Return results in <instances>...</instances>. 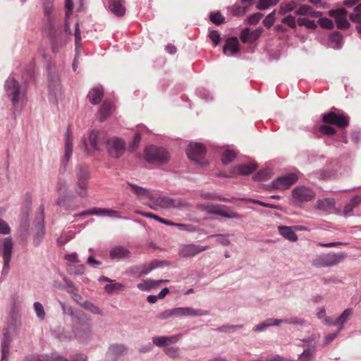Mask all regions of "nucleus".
Returning a JSON list of instances; mask_svg holds the SVG:
<instances>
[{
	"instance_id": "obj_17",
	"label": "nucleus",
	"mask_w": 361,
	"mask_h": 361,
	"mask_svg": "<svg viewBox=\"0 0 361 361\" xmlns=\"http://www.w3.org/2000/svg\"><path fill=\"white\" fill-rule=\"evenodd\" d=\"M6 88L9 96L12 97V101L15 104L18 100L19 85L13 78H8L6 82Z\"/></svg>"
},
{
	"instance_id": "obj_26",
	"label": "nucleus",
	"mask_w": 361,
	"mask_h": 361,
	"mask_svg": "<svg viewBox=\"0 0 361 361\" xmlns=\"http://www.w3.org/2000/svg\"><path fill=\"white\" fill-rule=\"evenodd\" d=\"M279 231L283 237L291 242H295L298 240V236L293 226H279Z\"/></svg>"
},
{
	"instance_id": "obj_59",
	"label": "nucleus",
	"mask_w": 361,
	"mask_h": 361,
	"mask_svg": "<svg viewBox=\"0 0 361 361\" xmlns=\"http://www.w3.org/2000/svg\"><path fill=\"white\" fill-rule=\"evenodd\" d=\"M85 308L89 309L91 312L93 313H98L99 310L97 307L94 306L93 305L90 303H87L85 305Z\"/></svg>"
},
{
	"instance_id": "obj_34",
	"label": "nucleus",
	"mask_w": 361,
	"mask_h": 361,
	"mask_svg": "<svg viewBox=\"0 0 361 361\" xmlns=\"http://www.w3.org/2000/svg\"><path fill=\"white\" fill-rule=\"evenodd\" d=\"M298 24L300 26H305L308 29L315 30L317 27L314 20H310L307 18H299L298 19Z\"/></svg>"
},
{
	"instance_id": "obj_60",
	"label": "nucleus",
	"mask_w": 361,
	"mask_h": 361,
	"mask_svg": "<svg viewBox=\"0 0 361 361\" xmlns=\"http://www.w3.org/2000/svg\"><path fill=\"white\" fill-rule=\"evenodd\" d=\"M169 293V289L168 288H164L159 293L158 297L159 299H163L165 296Z\"/></svg>"
},
{
	"instance_id": "obj_36",
	"label": "nucleus",
	"mask_w": 361,
	"mask_h": 361,
	"mask_svg": "<svg viewBox=\"0 0 361 361\" xmlns=\"http://www.w3.org/2000/svg\"><path fill=\"white\" fill-rule=\"evenodd\" d=\"M349 17L353 23L361 24V3L354 8Z\"/></svg>"
},
{
	"instance_id": "obj_45",
	"label": "nucleus",
	"mask_w": 361,
	"mask_h": 361,
	"mask_svg": "<svg viewBox=\"0 0 361 361\" xmlns=\"http://www.w3.org/2000/svg\"><path fill=\"white\" fill-rule=\"evenodd\" d=\"M263 15L261 13H255L254 14L250 15L247 19V22L249 25H256L257 24L261 18H262Z\"/></svg>"
},
{
	"instance_id": "obj_21",
	"label": "nucleus",
	"mask_w": 361,
	"mask_h": 361,
	"mask_svg": "<svg viewBox=\"0 0 361 361\" xmlns=\"http://www.w3.org/2000/svg\"><path fill=\"white\" fill-rule=\"evenodd\" d=\"M104 97V90L102 87H94L91 89L87 94V98L92 104L96 105L100 103Z\"/></svg>"
},
{
	"instance_id": "obj_35",
	"label": "nucleus",
	"mask_w": 361,
	"mask_h": 361,
	"mask_svg": "<svg viewBox=\"0 0 361 361\" xmlns=\"http://www.w3.org/2000/svg\"><path fill=\"white\" fill-rule=\"evenodd\" d=\"M295 6H296V4L295 1L283 3L280 6L279 13L281 15H284L286 13L293 11L295 9Z\"/></svg>"
},
{
	"instance_id": "obj_12",
	"label": "nucleus",
	"mask_w": 361,
	"mask_h": 361,
	"mask_svg": "<svg viewBox=\"0 0 361 361\" xmlns=\"http://www.w3.org/2000/svg\"><path fill=\"white\" fill-rule=\"evenodd\" d=\"M13 245L12 240L9 238H4L2 241H0V249H2L4 269H8Z\"/></svg>"
},
{
	"instance_id": "obj_22",
	"label": "nucleus",
	"mask_w": 361,
	"mask_h": 361,
	"mask_svg": "<svg viewBox=\"0 0 361 361\" xmlns=\"http://www.w3.org/2000/svg\"><path fill=\"white\" fill-rule=\"evenodd\" d=\"M295 13L298 16H309L312 18H319L322 15V12L315 11L312 6L306 4L300 5Z\"/></svg>"
},
{
	"instance_id": "obj_24",
	"label": "nucleus",
	"mask_w": 361,
	"mask_h": 361,
	"mask_svg": "<svg viewBox=\"0 0 361 361\" xmlns=\"http://www.w3.org/2000/svg\"><path fill=\"white\" fill-rule=\"evenodd\" d=\"M109 7L110 11L118 17L124 16L126 13V8L123 0H110Z\"/></svg>"
},
{
	"instance_id": "obj_7",
	"label": "nucleus",
	"mask_w": 361,
	"mask_h": 361,
	"mask_svg": "<svg viewBox=\"0 0 361 361\" xmlns=\"http://www.w3.org/2000/svg\"><path fill=\"white\" fill-rule=\"evenodd\" d=\"M330 17L334 18L336 27L339 30H347L350 27V23L348 21V12L343 8L332 9L328 12Z\"/></svg>"
},
{
	"instance_id": "obj_31",
	"label": "nucleus",
	"mask_w": 361,
	"mask_h": 361,
	"mask_svg": "<svg viewBox=\"0 0 361 361\" xmlns=\"http://www.w3.org/2000/svg\"><path fill=\"white\" fill-rule=\"evenodd\" d=\"M137 213L141 214L143 216L154 219L158 221L159 222H161V223L164 224L166 225H168V226H175L174 223H173V222H171V221H170L169 220L162 219L160 216H157L156 214H154L152 213L143 212H137Z\"/></svg>"
},
{
	"instance_id": "obj_49",
	"label": "nucleus",
	"mask_w": 361,
	"mask_h": 361,
	"mask_svg": "<svg viewBox=\"0 0 361 361\" xmlns=\"http://www.w3.org/2000/svg\"><path fill=\"white\" fill-rule=\"evenodd\" d=\"M174 317L173 316V309L171 310H166L161 313H159L157 315V318L160 319H167L170 317Z\"/></svg>"
},
{
	"instance_id": "obj_18",
	"label": "nucleus",
	"mask_w": 361,
	"mask_h": 361,
	"mask_svg": "<svg viewBox=\"0 0 361 361\" xmlns=\"http://www.w3.org/2000/svg\"><path fill=\"white\" fill-rule=\"evenodd\" d=\"M226 55L230 56L239 51V42L236 37H230L226 41L223 49Z\"/></svg>"
},
{
	"instance_id": "obj_30",
	"label": "nucleus",
	"mask_w": 361,
	"mask_h": 361,
	"mask_svg": "<svg viewBox=\"0 0 361 361\" xmlns=\"http://www.w3.org/2000/svg\"><path fill=\"white\" fill-rule=\"evenodd\" d=\"M90 214L106 215L111 217L120 218L121 213L118 211L106 209H93L88 212Z\"/></svg>"
},
{
	"instance_id": "obj_39",
	"label": "nucleus",
	"mask_w": 361,
	"mask_h": 361,
	"mask_svg": "<svg viewBox=\"0 0 361 361\" xmlns=\"http://www.w3.org/2000/svg\"><path fill=\"white\" fill-rule=\"evenodd\" d=\"M281 322H282V320H279V319H269L266 320L262 324H259V325L257 326H256V330L262 331L265 327L270 326H272V325H279Z\"/></svg>"
},
{
	"instance_id": "obj_51",
	"label": "nucleus",
	"mask_w": 361,
	"mask_h": 361,
	"mask_svg": "<svg viewBox=\"0 0 361 361\" xmlns=\"http://www.w3.org/2000/svg\"><path fill=\"white\" fill-rule=\"evenodd\" d=\"M331 40L333 42L340 44L342 42V35L338 32H335L331 35Z\"/></svg>"
},
{
	"instance_id": "obj_27",
	"label": "nucleus",
	"mask_w": 361,
	"mask_h": 361,
	"mask_svg": "<svg viewBox=\"0 0 361 361\" xmlns=\"http://www.w3.org/2000/svg\"><path fill=\"white\" fill-rule=\"evenodd\" d=\"M73 139L70 128H68L66 134V142H65V154L63 161L67 162L71 157L73 151Z\"/></svg>"
},
{
	"instance_id": "obj_38",
	"label": "nucleus",
	"mask_w": 361,
	"mask_h": 361,
	"mask_svg": "<svg viewBox=\"0 0 361 361\" xmlns=\"http://www.w3.org/2000/svg\"><path fill=\"white\" fill-rule=\"evenodd\" d=\"M105 290L108 293H113L116 291H121L124 290V286L119 283H114L108 284L104 288Z\"/></svg>"
},
{
	"instance_id": "obj_1",
	"label": "nucleus",
	"mask_w": 361,
	"mask_h": 361,
	"mask_svg": "<svg viewBox=\"0 0 361 361\" xmlns=\"http://www.w3.org/2000/svg\"><path fill=\"white\" fill-rule=\"evenodd\" d=\"M322 125L315 128V130L323 135L331 136L336 134V130L334 126L345 130L350 123V117L343 111L333 109L330 111L325 113L322 116Z\"/></svg>"
},
{
	"instance_id": "obj_40",
	"label": "nucleus",
	"mask_w": 361,
	"mask_h": 361,
	"mask_svg": "<svg viewBox=\"0 0 361 361\" xmlns=\"http://www.w3.org/2000/svg\"><path fill=\"white\" fill-rule=\"evenodd\" d=\"M247 11L246 7L243 6L235 4L231 7V13L235 16H243L246 13Z\"/></svg>"
},
{
	"instance_id": "obj_64",
	"label": "nucleus",
	"mask_w": 361,
	"mask_h": 361,
	"mask_svg": "<svg viewBox=\"0 0 361 361\" xmlns=\"http://www.w3.org/2000/svg\"><path fill=\"white\" fill-rule=\"evenodd\" d=\"M47 361H67V360L63 357H56L47 359Z\"/></svg>"
},
{
	"instance_id": "obj_33",
	"label": "nucleus",
	"mask_w": 361,
	"mask_h": 361,
	"mask_svg": "<svg viewBox=\"0 0 361 361\" xmlns=\"http://www.w3.org/2000/svg\"><path fill=\"white\" fill-rule=\"evenodd\" d=\"M87 179L88 176L86 173L84 176H81L78 178V186L80 188V190L78 192L80 195H84L86 193V188L87 185Z\"/></svg>"
},
{
	"instance_id": "obj_58",
	"label": "nucleus",
	"mask_w": 361,
	"mask_h": 361,
	"mask_svg": "<svg viewBox=\"0 0 361 361\" xmlns=\"http://www.w3.org/2000/svg\"><path fill=\"white\" fill-rule=\"evenodd\" d=\"M177 349L173 348H167L165 350V352L166 354L169 355L170 356H175L177 353Z\"/></svg>"
},
{
	"instance_id": "obj_23",
	"label": "nucleus",
	"mask_w": 361,
	"mask_h": 361,
	"mask_svg": "<svg viewBox=\"0 0 361 361\" xmlns=\"http://www.w3.org/2000/svg\"><path fill=\"white\" fill-rule=\"evenodd\" d=\"M169 282L168 280L147 279L137 284V288L141 290L149 291L158 288L161 284Z\"/></svg>"
},
{
	"instance_id": "obj_25",
	"label": "nucleus",
	"mask_w": 361,
	"mask_h": 361,
	"mask_svg": "<svg viewBox=\"0 0 361 361\" xmlns=\"http://www.w3.org/2000/svg\"><path fill=\"white\" fill-rule=\"evenodd\" d=\"M111 259H122L130 256L129 250L122 246H116L111 249L109 253Z\"/></svg>"
},
{
	"instance_id": "obj_44",
	"label": "nucleus",
	"mask_w": 361,
	"mask_h": 361,
	"mask_svg": "<svg viewBox=\"0 0 361 361\" xmlns=\"http://www.w3.org/2000/svg\"><path fill=\"white\" fill-rule=\"evenodd\" d=\"M352 314V311L350 309L345 310L343 314L336 319V322L334 324H341L345 322L350 315Z\"/></svg>"
},
{
	"instance_id": "obj_57",
	"label": "nucleus",
	"mask_w": 361,
	"mask_h": 361,
	"mask_svg": "<svg viewBox=\"0 0 361 361\" xmlns=\"http://www.w3.org/2000/svg\"><path fill=\"white\" fill-rule=\"evenodd\" d=\"M8 353V348L6 345H3L1 361H6V357H7Z\"/></svg>"
},
{
	"instance_id": "obj_19",
	"label": "nucleus",
	"mask_w": 361,
	"mask_h": 361,
	"mask_svg": "<svg viewBox=\"0 0 361 361\" xmlns=\"http://www.w3.org/2000/svg\"><path fill=\"white\" fill-rule=\"evenodd\" d=\"M317 207L318 209L325 212L341 214L340 211L337 210L335 207V201L334 199L326 198L319 200L317 202Z\"/></svg>"
},
{
	"instance_id": "obj_16",
	"label": "nucleus",
	"mask_w": 361,
	"mask_h": 361,
	"mask_svg": "<svg viewBox=\"0 0 361 361\" xmlns=\"http://www.w3.org/2000/svg\"><path fill=\"white\" fill-rule=\"evenodd\" d=\"M181 337L182 334H180L171 336H157L153 338L152 341L157 346L163 347L176 343L181 338Z\"/></svg>"
},
{
	"instance_id": "obj_37",
	"label": "nucleus",
	"mask_w": 361,
	"mask_h": 361,
	"mask_svg": "<svg viewBox=\"0 0 361 361\" xmlns=\"http://www.w3.org/2000/svg\"><path fill=\"white\" fill-rule=\"evenodd\" d=\"M280 0H258L256 7L260 10L268 8L271 6L276 5Z\"/></svg>"
},
{
	"instance_id": "obj_14",
	"label": "nucleus",
	"mask_w": 361,
	"mask_h": 361,
	"mask_svg": "<svg viewBox=\"0 0 361 361\" xmlns=\"http://www.w3.org/2000/svg\"><path fill=\"white\" fill-rule=\"evenodd\" d=\"M207 249H209L208 246L202 247L194 244L185 245L181 247L180 255L183 257H191Z\"/></svg>"
},
{
	"instance_id": "obj_54",
	"label": "nucleus",
	"mask_w": 361,
	"mask_h": 361,
	"mask_svg": "<svg viewBox=\"0 0 361 361\" xmlns=\"http://www.w3.org/2000/svg\"><path fill=\"white\" fill-rule=\"evenodd\" d=\"M342 245H347V243H343L341 242H334V243H326V244L325 243L319 244L320 246L324 247H336V246Z\"/></svg>"
},
{
	"instance_id": "obj_43",
	"label": "nucleus",
	"mask_w": 361,
	"mask_h": 361,
	"mask_svg": "<svg viewBox=\"0 0 361 361\" xmlns=\"http://www.w3.org/2000/svg\"><path fill=\"white\" fill-rule=\"evenodd\" d=\"M210 20L216 25H221L224 22V17L219 12H214L210 14Z\"/></svg>"
},
{
	"instance_id": "obj_11",
	"label": "nucleus",
	"mask_w": 361,
	"mask_h": 361,
	"mask_svg": "<svg viewBox=\"0 0 361 361\" xmlns=\"http://www.w3.org/2000/svg\"><path fill=\"white\" fill-rule=\"evenodd\" d=\"M257 168L255 163L242 164L235 166L230 173L229 177L247 176L253 173Z\"/></svg>"
},
{
	"instance_id": "obj_53",
	"label": "nucleus",
	"mask_w": 361,
	"mask_h": 361,
	"mask_svg": "<svg viewBox=\"0 0 361 361\" xmlns=\"http://www.w3.org/2000/svg\"><path fill=\"white\" fill-rule=\"evenodd\" d=\"M267 175L268 173L266 171H260L254 176V179L257 180H262L267 178Z\"/></svg>"
},
{
	"instance_id": "obj_4",
	"label": "nucleus",
	"mask_w": 361,
	"mask_h": 361,
	"mask_svg": "<svg viewBox=\"0 0 361 361\" xmlns=\"http://www.w3.org/2000/svg\"><path fill=\"white\" fill-rule=\"evenodd\" d=\"M343 254L330 253L319 256L312 262V264L317 267H331L337 264L344 259Z\"/></svg>"
},
{
	"instance_id": "obj_62",
	"label": "nucleus",
	"mask_w": 361,
	"mask_h": 361,
	"mask_svg": "<svg viewBox=\"0 0 361 361\" xmlns=\"http://www.w3.org/2000/svg\"><path fill=\"white\" fill-rule=\"evenodd\" d=\"M166 51L169 53V54H174L176 53V48L175 46L172 45V44H168L166 47Z\"/></svg>"
},
{
	"instance_id": "obj_15",
	"label": "nucleus",
	"mask_w": 361,
	"mask_h": 361,
	"mask_svg": "<svg viewBox=\"0 0 361 361\" xmlns=\"http://www.w3.org/2000/svg\"><path fill=\"white\" fill-rule=\"evenodd\" d=\"M115 110L114 102L109 99L105 100L101 105L97 116L101 121H105L109 118Z\"/></svg>"
},
{
	"instance_id": "obj_3",
	"label": "nucleus",
	"mask_w": 361,
	"mask_h": 361,
	"mask_svg": "<svg viewBox=\"0 0 361 361\" xmlns=\"http://www.w3.org/2000/svg\"><path fill=\"white\" fill-rule=\"evenodd\" d=\"M145 158L148 162L161 164L169 160L170 155L165 148L150 145L145 149Z\"/></svg>"
},
{
	"instance_id": "obj_41",
	"label": "nucleus",
	"mask_w": 361,
	"mask_h": 361,
	"mask_svg": "<svg viewBox=\"0 0 361 361\" xmlns=\"http://www.w3.org/2000/svg\"><path fill=\"white\" fill-rule=\"evenodd\" d=\"M319 26L324 29L332 30L334 28V23L327 18H322L318 20Z\"/></svg>"
},
{
	"instance_id": "obj_61",
	"label": "nucleus",
	"mask_w": 361,
	"mask_h": 361,
	"mask_svg": "<svg viewBox=\"0 0 361 361\" xmlns=\"http://www.w3.org/2000/svg\"><path fill=\"white\" fill-rule=\"evenodd\" d=\"M253 1L254 0H241L243 6L246 7V9H248V8L252 5Z\"/></svg>"
},
{
	"instance_id": "obj_46",
	"label": "nucleus",
	"mask_w": 361,
	"mask_h": 361,
	"mask_svg": "<svg viewBox=\"0 0 361 361\" xmlns=\"http://www.w3.org/2000/svg\"><path fill=\"white\" fill-rule=\"evenodd\" d=\"M282 23L287 25L291 28H295L296 27V21L295 17L289 15L286 17H285L282 20Z\"/></svg>"
},
{
	"instance_id": "obj_50",
	"label": "nucleus",
	"mask_w": 361,
	"mask_h": 361,
	"mask_svg": "<svg viewBox=\"0 0 361 361\" xmlns=\"http://www.w3.org/2000/svg\"><path fill=\"white\" fill-rule=\"evenodd\" d=\"M209 37L212 42L214 43V46H216L219 44L220 41V35L217 31L213 30L210 32Z\"/></svg>"
},
{
	"instance_id": "obj_47",
	"label": "nucleus",
	"mask_w": 361,
	"mask_h": 361,
	"mask_svg": "<svg viewBox=\"0 0 361 361\" xmlns=\"http://www.w3.org/2000/svg\"><path fill=\"white\" fill-rule=\"evenodd\" d=\"M34 307H35V310L37 316L40 319H43L45 316V312L44 311V308H43V306L42 305V304L37 302L34 304Z\"/></svg>"
},
{
	"instance_id": "obj_48",
	"label": "nucleus",
	"mask_w": 361,
	"mask_h": 361,
	"mask_svg": "<svg viewBox=\"0 0 361 361\" xmlns=\"http://www.w3.org/2000/svg\"><path fill=\"white\" fill-rule=\"evenodd\" d=\"M10 232L11 228L8 224L5 221L0 219V233L3 235H7L10 233Z\"/></svg>"
},
{
	"instance_id": "obj_28",
	"label": "nucleus",
	"mask_w": 361,
	"mask_h": 361,
	"mask_svg": "<svg viewBox=\"0 0 361 361\" xmlns=\"http://www.w3.org/2000/svg\"><path fill=\"white\" fill-rule=\"evenodd\" d=\"M98 137L99 133L96 131H92L90 133L89 135V142L90 147H88L86 142L84 143L85 147L88 153H90L92 151H95L99 149L98 147Z\"/></svg>"
},
{
	"instance_id": "obj_20",
	"label": "nucleus",
	"mask_w": 361,
	"mask_h": 361,
	"mask_svg": "<svg viewBox=\"0 0 361 361\" xmlns=\"http://www.w3.org/2000/svg\"><path fill=\"white\" fill-rule=\"evenodd\" d=\"M173 316L176 317L199 316L202 313L200 310H194L191 307H176L173 309Z\"/></svg>"
},
{
	"instance_id": "obj_10",
	"label": "nucleus",
	"mask_w": 361,
	"mask_h": 361,
	"mask_svg": "<svg viewBox=\"0 0 361 361\" xmlns=\"http://www.w3.org/2000/svg\"><path fill=\"white\" fill-rule=\"evenodd\" d=\"M203 209L209 214H217L226 218L232 219L238 217V214L233 212H228L225 206L219 204H207L202 206Z\"/></svg>"
},
{
	"instance_id": "obj_63",
	"label": "nucleus",
	"mask_w": 361,
	"mask_h": 361,
	"mask_svg": "<svg viewBox=\"0 0 361 361\" xmlns=\"http://www.w3.org/2000/svg\"><path fill=\"white\" fill-rule=\"evenodd\" d=\"M158 299H159L158 295H149L147 298L149 303H155Z\"/></svg>"
},
{
	"instance_id": "obj_55",
	"label": "nucleus",
	"mask_w": 361,
	"mask_h": 361,
	"mask_svg": "<svg viewBox=\"0 0 361 361\" xmlns=\"http://www.w3.org/2000/svg\"><path fill=\"white\" fill-rule=\"evenodd\" d=\"M66 7L67 9L66 16H68L71 13L72 10L73 8V2L72 0H66Z\"/></svg>"
},
{
	"instance_id": "obj_52",
	"label": "nucleus",
	"mask_w": 361,
	"mask_h": 361,
	"mask_svg": "<svg viewBox=\"0 0 361 361\" xmlns=\"http://www.w3.org/2000/svg\"><path fill=\"white\" fill-rule=\"evenodd\" d=\"M65 259L71 263H78L79 260L78 259V255L76 253H71L66 255L64 257Z\"/></svg>"
},
{
	"instance_id": "obj_56",
	"label": "nucleus",
	"mask_w": 361,
	"mask_h": 361,
	"mask_svg": "<svg viewBox=\"0 0 361 361\" xmlns=\"http://www.w3.org/2000/svg\"><path fill=\"white\" fill-rule=\"evenodd\" d=\"M75 43L78 44L81 41L80 30L78 24L75 26Z\"/></svg>"
},
{
	"instance_id": "obj_5",
	"label": "nucleus",
	"mask_w": 361,
	"mask_h": 361,
	"mask_svg": "<svg viewBox=\"0 0 361 361\" xmlns=\"http://www.w3.org/2000/svg\"><path fill=\"white\" fill-rule=\"evenodd\" d=\"M292 196L294 204H300L312 200L314 197L315 194L309 188L298 186L293 190Z\"/></svg>"
},
{
	"instance_id": "obj_8",
	"label": "nucleus",
	"mask_w": 361,
	"mask_h": 361,
	"mask_svg": "<svg viewBox=\"0 0 361 361\" xmlns=\"http://www.w3.org/2000/svg\"><path fill=\"white\" fill-rule=\"evenodd\" d=\"M206 149L204 145L200 143L190 144L187 149L188 158L200 164H203Z\"/></svg>"
},
{
	"instance_id": "obj_32",
	"label": "nucleus",
	"mask_w": 361,
	"mask_h": 361,
	"mask_svg": "<svg viewBox=\"0 0 361 361\" xmlns=\"http://www.w3.org/2000/svg\"><path fill=\"white\" fill-rule=\"evenodd\" d=\"M236 157V153L233 150L226 149L221 156V161L224 164H228Z\"/></svg>"
},
{
	"instance_id": "obj_13",
	"label": "nucleus",
	"mask_w": 361,
	"mask_h": 361,
	"mask_svg": "<svg viewBox=\"0 0 361 361\" xmlns=\"http://www.w3.org/2000/svg\"><path fill=\"white\" fill-rule=\"evenodd\" d=\"M262 32L263 29L262 27H258L252 31H251L250 28L246 27L241 31L240 38L243 43H252L257 40Z\"/></svg>"
},
{
	"instance_id": "obj_9",
	"label": "nucleus",
	"mask_w": 361,
	"mask_h": 361,
	"mask_svg": "<svg viewBox=\"0 0 361 361\" xmlns=\"http://www.w3.org/2000/svg\"><path fill=\"white\" fill-rule=\"evenodd\" d=\"M298 180V176L294 173H289L279 177L272 183V187L277 190H286Z\"/></svg>"
},
{
	"instance_id": "obj_42",
	"label": "nucleus",
	"mask_w": 361,
	"mask_h": 361,
	"mask_svg": "<svg viewBox=\"0 0 361 361\" xmlns=\"http://www.w3.org/2000/svg\"><path fill=\"white\" fill-rule=\"evenodd\" d=\"M275 11L270 13L263 20V24L267 28H270L275 22Z\"/></svg>"
},
{
	"instance_id": "obj_6",
	"label": "nucleus",
	"mask_w": 361,
	"mask_h": 361,
	"mask_svg": "<svg viewBox=\"0 0 361 361\" xmlns=\"http://www.w3.org/2000/svg\"><path fill=\"white\" fill-rule=\"evenodd\" d=\"M106 149L111 157L118 158L124 154L126 143L121 138L112 137L106 142Z\"/></svg>"
},
{
	"instance_id": "obj_29",
	"label": "nucleus",
	"mask_w": 361,
	"mask_h": 361,
	"mask_svg": "<svg viewBox=\"0 0 361 361\" xmlns=\"http://www.w3.org/2000/svg\"><path fill=\"white\" fill-rule=\"evenodd\" d=\"M361 203V197L360 196H355L353 197L350 202L348 203L345 207L342 212V214L345 216L350 215L353 209L358 206ZM341 213V212H340Z\"/></svg>"
},
{
	"instance_id": "obj_2",
	"label": "nucleus",
	"mask_w": 361,
	"mask_h": 361,
	"mask_svg": "<svg viewBox=\"0 0 361 361\" xmlns=\"http://www.w3.org/2000/svg\"><path fill=\"white\" fill-rule=\"evenodd\" d=\"M130 186L137 195L140 197L145 196L150 200L152 204L149 207L152 209H156L157 207L164 209L183 207L187 205L180 200L171 199L166 196L155 197L145 188L135 185H130Z\"/></svg>"
}]
</instances>
